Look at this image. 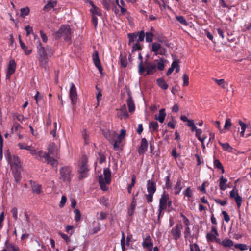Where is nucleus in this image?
<instances>
[{
	"label": "nucleus",
	"instance_id": "obj_1",
	"mask_svg": "<svg viewBox=\"0 0 251 251\" xmlns=\"http://www.w3.org/2000/svg\"><path fill=\"white\" fill-rule=\"evenodd\" d=\"M37 52L40 66L45 70H47L49 59L54 53L53 50L49 46L43 47L41 43L38 41L37 45Z\"/></svg>",
	"mask_w": 251,
	"mask_h": 251
},
{
	"label": "nucleus",
	"instance_id": "obj_2",
	"mask_svg": "<svg viewBox=\"0 0 251 251\" xmlns=\"http://www.w3.org/2000/svg\"><path fill=\"white\" fill-rule=\"evenodd\" d=\"M71 30L68 25H62L59 29L53 34L56 40L69 41L71 39Z\"/></svg>",
	"mask_w": 251,
	"mask_h": 251
},
{
	"label": "nucleus",
	"instance_id": "obj_3",
	"mask_svg": "<svg viewBox=\"0 0 251 251\" xmlns=\"http://www.w3.org/2000/svg\"><path fill=\"white\" fill-rule=\"evenodd\" d=\"M145 71H146L147 75H152L156 71V66L147 60L145 61L144 66L143 62L140 61L138 65V73L142 75Z\"/></svg>",
	"mask_w": 251,
	"mask_h": 251
},
{
	"label": "nucleus",
	"instance_id": "obj_4",
	"mask_svg": "<svg viewBox=\"0 0 251 251\" xmlns=\"http://www.w3.org/2000/svg\"><path fill=\"white\" fill-rule=\"evenodd\" d=\"M103 175L104 176L102 175L99 176V182L100 187V188L103 191H106L107 187L106 184H109L111 182V172L109 168H105L103 170Z\"/></svg>",
	"mask_w": 251,
	"mask_h": 251
},
{
	"label": "nucleus",
	"instance_id": "obj_5",
	"mask_svg": "<svg viewBox=\"0 0 251 251\" xmlns=\"http://www.w3.org/2000/svg\"><path fill=\"white\" fill-rule=\"evenodd\" d=\"M89 171L87 158L86 155H83L81 158V166H79V179L87 177Z\"/></svg>",
	"mask_w": 251,
	"mask_h": 251
},
{
	"label": "nucleus",
	"instance_id": "obj_6",
	"mask_svg": "<svg viewBox=\"0 0 251 251\" xmlns=\"http://www.w3.org/2000/svg\"><path fill=\"white\" fill-rule=\"evenodd\" d=\"M169 199V195L168 194L164 192L163 194L161 195L159 200V204L158 208V219L162 217L163 213L162 214V211L166 210L167 207V202Z\"/></svg>",
	"mask_w": 251,
	"mask_h": 251
},
{
	"label": "nucleus",
	"instance_id": "obj_7",
	"mask_svg": "<svg viewBox=\"0 0 251 251\" xmlns=\"http://www.w3.org/2000/svg\"><path fill=\"white\" fill-rule=\"evenodd\" d=\"M128 45H130L132 42L137 41V42H142L145 38V33L142 30L138 32L129 33L128 34Z\"/></svg>",
	"mask_w": 251,
	"mask_h": 251
},
{
	"label": "nucleus",
	"instance_id": "obj_8",
	"mask_svg": "<svg viewBox=\"0 0 251 251\" xmlns=\"http://www.w3.org/2000/svg\"><path fill=\"white\" fill-rule=\"evenodd\" d=\"M71 169L68 166L62 167L60 170V177L64 182H69L71 180Z\"/></svg>",
	"mask_w": 251,
	"mask_h": 251
},
{
	"label": "nucleus",
	"instance_id": "obj_9",
	"mask_svg": "<svg viewBox=\"0 0 251 251\" xmlns=\"http://www.w3.org/2000/svg\"><path fill=\"white\" fill-rule=\"evenodd\" d=\"M77 93L76 88L74 83H70V88L69 91V98L71 101L72 105H75L77 102Z\"/></svg>",
	"mask_w": 251,
	"mask_h": 251
},
{
	"label": "nucleus",
	"instance_id": "obj_10",
	"mask_svg": "<svg viewBox=\"0 0 251 251\" xmlns=\"http://www.w3.org/2000/svg\"><path fill=\"white\" fill-rule=\"evenodd\" d=\"M182 228L183 226L181 224H176L175 226L172 229L171 233L173 240L177 241L181 237Z\"/></svg>",
	"mask_w": 251,
	"mask_h": 251
},
{
	"label": "nucleus",
	"instance_id": "obj_11",
	"mask_svg": "<svg viewBox=\"0 0 251 251\" xmlns=\"http://www.w3.org/2000/svg\"><path fill=\"white\" fill-rule=\"evenodd\" d=\"M151 51L154 52L156 55L158 54L164 55L166 52V49L157 42H153L152 44Z\"/></svg>",
	"mask_w": 251,
	"mask_h": 251
},
{
	"label": "nucleus",
	"instance_id": "obj_12",
	"mask_svg": "<svg viewBox=\"0 0 251 251\" xmlns=\"http://www.w3.org/2000/svg\"><path fill=\"white\" fill-rule=\"evenodd\" d=\"M16 68V63L14 59L10 60L6 72V78L10 79L11 75L15 73Z\"/></svg>",
	"mask_w": 251,
	"mask_h": 251
},
{
	"label": "nucleus",
	"instance_id": "obj_13",
	"mask_svg": "<svg viewBox=\"0 0 251 251\" xmlns=\"http://www.w3.org/2000/svg\"><path fill=\"white\" fill-rule=\"evenodd\" d=\"M103 136L109 141H113L116 138L117 134L116 131L108 129L102 131Z\"/></svg>",
	"mask_w": 251,
	"mask_h": 251
},
{
	"label": "nucleus",
	"instance_id": "obj_14",
	"mask_svg": "<svg viewBox=\"0 0 251 251\" xmlns=\"http://www.w3.org/2000/svg\"><path fill=\"white\" fill-rule=\"evenodd\" d=\"M148 142L145 138L141 139L140 145L138 148V152L139 154H144L147 151Z\"/></svg>",
	"mask_w": 251,
	"mask_h": 251
},
{
	"label": "nucleus",
	"instance_id": "obj_15",
	"mask_svg": "<svg viewBox=\"0 0 251 251\" xmlns=\"http://www.w3.org/2000/svg\"><path fill=\"white\" fill-rule=\"evenodd\" d=\"M118 116L120 119H127L129 115L127 111L126 106V104L122 105L117 113Z\"/></svg>",
	"mask_w": 251,
	"mask_h": 251
},
{
	"label": "nucleus",
	"instance_id": "obj_16",
	"mask_svg": "<svg viewBox=\"0 0 251 251\" xmlns=\"http://www.w3.org/2000/svg\"><path fill=\"white\" fill-rule=\"evenodd\" d=\"M229 197L231 198H234L236 203L242 202V198L238 194V190L236 189V187H234L230 192Z\"/></svg>",
	"mask_w": 251,
	"mask_h": 251
},
{
	"label": "nucleus",
	"instance_id": "obj_17",
	"mask_svg": "<svg viewBox=\"0 0 251 251\" xmlns=\"http://www.w3.org/2000/svg\"><path fill=\"white\" fill-rule=\"evenodd\" d=\"M48 154L50 153V155L58 157L59 154V149L54 143H52L49 145L48 147Z\"/></svg>",
	"mask_w": 251,
	"mask_h": 251
},
{
	"label": "nucleus",
	"instance_id": "obj_18",
	"mask_svg": "<svg viewBox=\"0 0 251 251\" xmlns=\"http://www.w3.org/2000/svg\"><path fill=\"white\" fill-rule=\"evenodd\" d=\"M57 6V1L55 0H50L44 6L43 10L45 12H49Z\"/></svg>",
	"mask_w": 251,
	"mask_h": 251
},
{
	"label": "nucleus",
	"instance_id": "obj_19",
	"mask_svg": "<svg viewBox=\"0 0 251 251\" xmlns=\"http://www.w3.org/2000/svg\"><path fill=\"white\" fill-rule=\"evenodd\" d=\"M147 189L148 193L154 194L156 190V186L155 181L152 180H149L147 181Z\"/></svg>",
	"mask_w": 251,
	"mask_h": 251
},
{
	"label": "nucleus",
	"instance_id": "obj_20",
	"mask_svg": "<svg viewBox=\"0 0 251 251\" xmlns=\"http://www.w3.org/2000/svg\"><path fill=\"white\" fill-rule=\"evenodd\" d=\"M128 98L127 100V105L128 108V110L130 113H133L134 112L135 109V106L131 97V95L128 93Z\"/></svg>",
	"mask_w": 251,
	"mask_h": 251
},
{
	"label": "nucleus",
	"instance_id": "obj_21",
	"mask_svg": "<svg viewBox=\"0 0 251 251\" xmlns=\"http://www.w3.org/2000/svg\"><path fill=\"white\" fill-rule=\"evenodd\" d=\"M142 246L144 248H150L153 246V243L151 241V238L150 235L147 236V237L144 239L142 242Z\"/></svg>",
	"mask_w": 251,
	"mask_h": 251
},
{
	"label": "nucleus",
	"instance_id": "obj_22",
	"mask_svg": "<svg viewBox=\"0 0 251 251\" xmlns=\"http://www.w3.org/2000/svg\"><path fill=\"white\" fill-rule=\"evenodd\" d=\"M33 192L39 194L41 193V185L36 184V182L31 180L30 181Z\"/></svg>",
	"mask_w": 251,
	"mask_h": 251
},
{
	"label": "nucleus",
	"instance_id": "obj_23",
	"mask_svg": "<svg viewBox=\"0 0 251 251\" xmlns=\"http://www.w3.org/2000/svg\"><path fill=\"white\" fill-rule=\"evenodd\" d=\"M166 115L165 110L162 108L159 110L158 115H156L155 118L160 123H162L164 121Z\"/></svg>",
	"mask_w": 251,
	"mask_h": 251
},
{
	"label": "nucleus",
	"instance_id": "obj_24",
	"mask_svg": "<svg viewBox=\"0 0 251 251\" xmlns=\"http://www.w3.org/2000/svg\"><path fill=\"white\" fill-rule=\"evenodd\" d=\"M227 181V179L224 178L223 176L221 177L219 179V187L221 190L224 191L229 187L228 185L226 184Z\"/></svg>",
	"mask_w": 251,
	"mask_h": 251
},
{
	"label": "nucleus",
	"instance_id": "obj_25",
	"mask_svg": "<svg viewBox=\"0 0 251 251\" xmlns=\"http://www.w3.org/2000/svg\"><path fill=\"white\" fill-rule=\"evenodd\" d=\"M12 174L14 176V177L15 179V181L17 183H19L21 179V172L17 169V168L15 169L13 167H12Z\"/></svg>",
	"mask_w": 251,
	"mask_h": 251
},
{
	"label": "nucleus",
	"instance_id": "obj_26",
	"mask_svg": "<svg viewBox=\"0 0 251 251\" xmlns=\"http://www.w3.org/2000/svg\"><path fill=\"white\" fill-rule=\"evenodd\" d=\"M45 162H46L48 164H50L53 167H57L58 165L57 161L53 157H50L49 154H48Z\"/></svg>",
	"mask_w": 251,
	"mask_h": 251
},
{
	"label": "nucleus",
	"instance_id": "obj_27",
	"mask_svg": "<svg viewBox=\"0 0 251 251\" xmlns=\"http://www.w3.org/2000/svg\"><path fill=\"white\" fill-rule=\"evenodd\" d=\"M92 59L95 65H100V61L99 56V52L97 50H94L92 54Z\"/></svg>",
	"mask_w": 251,
	"mask_h": 251
},
{
	"label": "nucleus",
	"instance_id": "obj_28",
	"mask_svg": "<svg viewBox=\"0 0 251 251\" xmlns=\"http://www.w3.org/2000/svg\"><path fill=\"white\" fill-rule=\"evenodd\" d=\"M48 154V153H46L42 151H38L36 154L35 158L38 160L43 161L44 159L45 160Z\"/></svg>",
	"mask_w": 251,
	"mask_h": 251
},
{
	"label": "nucleus",
	"instance_id": "obj_29",
	"mask_svg": "<svg viewBox=\"0 0 251 251\" xmlns=\"http://www.w3.org/2000/svg\"><path fill=\"white\" fill-rule=\"evenodd\" d=\"M157 83L158 85L163 90H166L168 87V84L163 78H158L157 80Z\"/></svg>",
	"mask_w": 251,
	"mask_h": 251
},
{
	"label": "nucleus",
	"instance_id": "obj_30",
	"mask_svg": "<svg viewBox=\"0 0 251 251\" xmlns=\"http://www.w3.org/2000/svg\"><path fill=\"white\" fill-rule=\"evenodd\" d=\"M120 64L122 67L126 68L127 66V59L126 55L121 54L120 56Z\"/></svg>",
	"mask_w": 251,
	"mask_h": 251
},
{
	"label": "nucleus",
	"instance_id": "obj_31",
	"mask_svg": "<svg viewBox=\"0 0 251 251\" xmlns=\"http://www.w3.org/2000/svg\"><path fill=\"white\" fill-rule=\"evenodd\" d=\"M219 144L222 147L223 150L225 151L231 152L232 151L233 148L231 147L228 143H223L219 141Z\"/></svg>",
	"mask_w": 251,
	"mask_h": 251
},
{
	"label": "nucleus",
	"instance_id": "obj_32",
	"mask_svg": "<svg viewBox=\"0 0 251 251\" xmlns=\"http://www.w3.org/2000/svg\"><path fill=\"white\" fill-rule=\"evenodd\" d=\"M181 181L180 179H178L176 184L175 186L174 189L175 190V194L178 195L182 189Z\"/></svg>",
	"mask_w": 251,
	"mask_h": 251
},
{
	"label": "nucleus",
	"instance_id": "obj_33",
	"mask_svg": "<svg viewBox=\"0 0 251 251\" xmlns=\"http://www.w3.org/2000/svg\"><path fill=\"white\" fill-rule=\"evenodd\" d=\"M221 244L224 247H231L233 245V242L229 239L226 238L222 241Z\"/></svg>",
	"mask_w": 251,
	"mask_h": 251
},
{
	"label": "nucleus",
	"instance_id": "obj_34",
	"mask_svg": "<svg viewBox=\"0 0 251 251\" xmlns=\"http://www.w3.org/2000/svg\"><path fill=\"white\" fill-rule=\"evenodd\" d=\"M164 58H161L159 60H156L157 62V68L159 71H162L164 69Z\"/></svg>",
	"mask_w": 251,
	"mask_h": 251
},
{
	"label": "nucleus",
	"instance_id": "obj_35",
	"mask_svg": "<svg viewBox=\"0 0 251 251\" xmlns=\"http://www.w3.org/2000/svg\"><path fill=\"white\" fill-rule=\"evenodd\" d=\"M90 11L92 14V16H93V15L101 16V10L98 7H97L96 6L93 7L92 9H91Z\"/></svg>",
	"mask_w": 251,
	"mask_h": 251
},
{
	"label": "nucleus",
	"instance_id": "obj_36",
	"mask_svg": "<svg viewBox=\"0 0 251 251\" xmlns=\"http://www.w3.org/2000/svg\"><path fill=\"white\" fill-rule=\"evenodd\" d=\"M30 9L28 7L22 8L20 9V16L22 17H25L29 13Z\"/></svg>",
	"mask_w": 251,
	"mask_h": 251
},
{
	"label": "nucleus",
	"instance_id": "obj_37",
	"mask_svg": "<svg viewBox=\"0 0 251 251\" xmlns=\"http://www.w3.org/2000/svg\"><path fill=\"white\" fill-rule=\"evenodd\" d=\"M184 236L185 240L189 238H191L192 237L191 235V229L189 226H185V230L184 231Z\"/></svg>",
	"mask_w": 251,
	"mask_h": 251
},
{
	"label": "nucleus",
	"instance_id": "obj_38",
	"mask_svg": "<svg viewBox=\"0 0 251 251\" xmlns=\"http://www.w3.org/2000/svg\"><path fill=\"white\" fill-rule=\"evenodd\" d=\"M159 126L158 123L156 121H152L150 123L149 127L152 129L153 132H156L158 131Z\"/></svg>",
	"mask_w": 251,
	"mask_h": 251
},
{
	"label": "nucleus",
	"instance_id": "obj_39",
	"mask_svg": "<svg viewBox=\"0 0 251 251\" xmlns=\"http://www.w3.org/2000/svg\"><path fill=\"white\" fill-rule=\"evenodd\" d=\"M176 18L182 25L186 26L188 25V23L183 16L176 15Z\"/></svg>",
	"mask_w": 251,
	"mask_h": 251
},
{
	"label": "nucleus",
	"instance_id": "obj_40",
	"mask_svg": "<svg viewBox=\"0 0 251 251\" xmlns=\"http://www.w3.org/2000/svg\"><path fill=\"white\" fill-rule=\"evenodd\" d=\"M176 65H177V61L176 60H175L172 62L171 67L169 68V69L168 70V71L166 73V75L167 76L170 75L172 74V73L173 72V71L175 69V67L177 66Z\"/></svg>",
	"mask_w": 251,
	"mask_h": 251
},
{
	"label": "nucleus",
	"instance_id": "obj_41",
	"mask_svg": "<svg viewBox=\"0 0 251 251\" xmlns=\"http://www.w3.org/2000/svg\"><path fill=\"white\" fill-rule=\"evenodd\" d=\"M214 167L222 170V173H224V167L218 159H215L214 160Z\"/></svg>",
	"mask_w": 251,
	"mask_h": 251
},
{
	"label": "nucleus",
	"instance_id": "obj_42",
	"mask_svg": "<svg viewBox=\"0 0 251 251\" xmlns=\"http://www.w3.org/2000/svg\"><path fill=\"white\" fill-rule=\"evenodd\" d=\"M13 160L14 162L11 164V167H13L15 169L17 168L18 169L21 167L18 157L14 156Z\"/></svg>",
	"mask_w": 251,
	"mask_h": 251
},
{
	"label": "nucleus",
	"instance_id": "obj_43",
	"mask_svg": "<svg viewBox=\"0 0 251 251\" xmlns=\"http://www.w3.org/2000/svg\"><path fill=\"white\" fill-rule=\"evenodd\" d=\"M190 242H191L190 241ZM190 251H201L200 248L197 243H190Z\"/></svg>",
	"mask_w": 251,
	"mask_h": 251
},
{
	"label": "nucleus",
	"instance_id": "obj_44",
	"mask_svg": "<svg viewBox=\"0 0 251 251\" xmlns=\"http://www.w3.org/2000/svg\"><path fill=\"white\" fill-rule=\"evenodd\" d=\"M140 42H136V43L132 45V52H135L137 50H141L142 47L139 43Z\"/></svg>",
	"mask_w": 251,
	"mask_h": 251
},
{
	"label": "nucleus",
	"instance_id": "obj_45",
	"mask_svg": "<svg viewBox=\"0 0 251 251\" xmlns=\"http://www.w3.org/2000/svg\"><path fill=\"white\" fill-rule=\"evenodd\" d=\"M146 36V41L147 42H151L152 41L153 34L151 32H146L145 34Z\"/></svg>",
	"mask_w": 251,
	"mask_h": 251
},
{
	"label": "nucleus",
	"instance_id": "obj_46",
	"mask_svg": "<svg viewBox=\"0 0 251 251\" xmlns=\"http://www.w3.org/2000/svg\"><path fill=\"white\" fill-rule=\"evenodd\" d=\"M212 80L214 81L219 86H220L222 88H225V81L224 79H217L216 78H213Z\"/></svg>",
	"mask_w": 251,
	"mask_h": 251
},
{
	"label": "nucleus",
	"instance_id": "obj_47",
	"mask_svg": "<svg viewBox=\"0 0 251 251\" xmlns=\"http://www.w3.org/2000/svg\"><path fill=\"white\" fill-rule=\"evenodd\" d=\"M76 226H75L73 225H67L66 226V231L72 235L74 233V230L75 228H76Z\"/></svg>",
	"mask_w": 251,
	"mask_h": 251
},
{
	"label": "nucleus",
	"instance_id": "obj_48",
	"mask_svg": "<svg viewBox=\"0 0 251 251\" xmlns=\"http://www.w3.org/2000/svg\"><path fill=\"white\" fill-rule=\"evenodd\" d=\"M234 247L240 251H245L247 250L248 248L246 244H237L234 245Z\"/></svg>",
	"mask_w": 251,
	"mask_h": 251
},
{
	"label": "nucleus",
	"instance_id": "obj_49",
	"mask_svg": "<svg viewBox=\"0 0 251 251\" xmlns=\"http://www.w3.org/2000/svg\"><path fill=\"white\" fill-rule=\"evenodd\" d=\"M6 248L8 251H19V248L12 244H9Z\"/></svg>",
	"mask_w": 251,
	"mask_h": 251
},
{
	"label": "nucleus",
	"instance_id": "obj_50",
	"mask_svg": "<svg viewBox=\"0 0 251 251\" xmlns=\"http://www.w3.org/2000/svg\"><path fill=\"white\" fill-rule=\"evenodd\" d=\"M183 194L185 196L191 198L192 197V191L190 187H187V189L183 192Z\"/></svg>",
	"mask_w": 251,
	"mask_h": 251
},
{
	"label": "nucleus",
	"instance_id": "obj_51",
	"mask_svg": "<svg viewBox=\"0 0 251 251\" xmlns=\"http://www.w3.org/2000/svg\"><path fill=\"white\" fill-rule=\"evenodd\" d=\"M157 41L162 44H163L166 47H169V43L167 39L165 37L158 38Z\"/></svg>",
	"mask_w": 251,
	"mask_h": 251
},
{
	"label": "nucleus",
	"instance_id": "obj_52",
	"mask_svg": "<svg viewBox=\"0 0 251 251\" xmlns=\"http://www.w3.org/2000/svg\"><path fill=\"white\" fill-rule=\"evenodd\" d=\"M82 136L84 140L85 144H88L89 143V139H88V134L86 133V129H84L82 132Z\"/></svg>",
	"mask_w": 251,
	"mask_h": 251
},
{
	"label": "nucleus",
	"instance_id": "obj_53",
	"mask_svg": "<svg viewBox=\"0 0 251 251\" xmlns=\"http://www.w3.org/2000/svg\"><path fill=\"white\" fill-rule=\"evenodd\" d=\"M99 162L102 164L105 161L106 157L105 155L102 152H99Z\"/></svg>",
	"mask_w": 251,
	"mask_h": 251
},
{
	"label": "nucleus",
	"instance_id": "obj_54",
	"mask_svg": "<svg viewBox=\"0 0 251 251\" xmlns=\"http://www.w3.org/2000/svg\"><path fill=\"white\" fill-rule=\"evenodd\" d=\"M21 48L23 50L25 54L27 55H30L32 52V49H28V47L24 44V46H21Z\"/></svg>",
	"mask_w": 251,
	"mask_h": 251
},
{
	"label": "nucleus",
	"instance_id": "obj_55",
	"mask_svg": "<svg viewBox=\"0 0 251 251\" xmlns=\"http://www.w3.org/2000/svg\"><path fill=\"white\" fill-rule=\"evenodd\" d=\"M183 86H187L189 85V76L186 74H184L183 75Z\"/></svg>",
	"mask_w": 251,
	"mask_h": 251
},
{
	"label": "nucleus",
	"instance_id": "obj_56",
	"mask_svg": "<svg viewBox=\"0 0 251 251\" xmlns=\"http://www.w3.org/2000/svg\"><path fill=\"white\" fill-rule=\"evenodd\" d=\"M232 126L231 120L230 118H226L225 124L224 125V128L225 129H228Z\"/></svg>",
	"mask_w": 251,
	"mask_h": 251
},
{
	"label": "nucleus",
	"instance_id": "obj_57",
	"mask_svg": "<svg viewBox=\"0 0 251 251\" xmlns=\"http://www.w3.org/2000/svg\"><path fill=\"white\" fill-rule=\"evenodd\" d=\"M14 117L16 118L17 120L21 122H22L23 121L25 120V118L23 115H20L18 113H15L14 115Z\"/></svg>",
	"mask_w": 251,
	"mask_h": 251
},
{
	"label": "nucleus",
	"instance_id": "obj_58",
	"mask_svg": "<svg viewBox=\"0 0 251 251\" xmlns=\"http://www.w3.org/2000/svg\"><path fill=\"white\" fill-rule=\"evenodd\" d=\"M214 201H215L216 203L222 206H224L227 203V202L226 200H221L219 199H215Z\"/></svg>",
	"mask_w": 251,
	"mask_h": 251
},
{
	"label": "nucleus",
	"instance_id": "obj_59",
	"mask_svg": "<svg viewBox=\"0 0 251 251\" xmlns=\"http://www.w3.org/2000/svg\"><path fill=\"white\" fill-rule=\"evenodd\" d=\"M25 29L26 31V35L27 36H28L31 33H33V31L32 27H31L29 25L25 26Z\"/></svg>",
	"mask_w": 251,
	"mask_h": 251
},
{
	"label": "nucleus",
	"instance_id": "obj_60",
	"mask_svg": "<svg viewBox=\"0 0 251 251\" xmlns=\"http://www.w3.org/2000/svg\"><path fill=\"white\" fill-rule=\"evenodd\" d=\"M206 238L208 241H213L216 238V236L211 232L207 233L206 234Z\"/></svg>",
	"mask_w": 251,
	"mask_h": 251
},
{
	"label": "nucleus",
	"instance_id": "obj_61",
	"mask_svg": "<svg viewBox=\"0 0 251 251\" xmlns=\"http://www.w3.org/2000/svg\"><path fill=\"white\" fill-rule=\"evenodd\" d=\"M11 212L12 214V216H13V218L15 220H17V219H18V209H17V208L16 207H13L11 210Z\"/></svg>",
	"mask_w": 251,
	"mask_h": 251
},
{
	"label": "nucleus",
	"instance_id": "obj_62",
	"mask_svg": "<svg viewBox=\"0 0 251 251\" xmlns=\"http://www.w3.org/2000/svg\"><path fill=\"white\" fill-rule=\"evenodd\" d=\"M18 147L20 149H25L26 150H30V146L26 145L25 144L20 143L18 144Z\"/></svg>",
	"mask_w": 251,
	"mask_h": 251
},
{
	"label": "nucleus",
	"instance_id": "obj_63",
	"mask_svg": "<svg viewBox=\"0 0 251 251\" xmlns=\"http://www.w3.org/2000/svg\"><path fill=\"white\" fill-rule=\"evenodd\" d=\"M153 194V193H148V194L146 195V198L148 203L152 202Z\"/></svg>",
	"mask_w": 251,
	"mask_h": 251
},
{
	"label": "nucleus",
	"instance_id": "obj_64",
	"mask_svg": "<svg viewBox=\"0 0 251 251\" xmlns=\"http://www.w3.org/2000/svg\"><path fill=\"white\" fill-rule=\"evenodd\" d=\"M92 23L95 28L96 29L98 25V18L95 15L92 16Z\"/></svg>",
	"mask_w": 251,
	"mask_h": 251
}]
</instances>
